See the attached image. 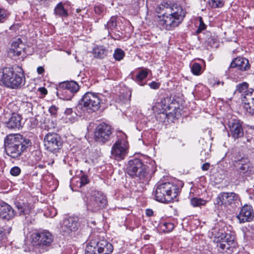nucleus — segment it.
<instances>
[{
	"label": "nucleus",
	"mask_w": 254,
	"mask_h": 254,
	"mask_svg": "<svg viewBox=\"0 0 254 254\" xmlns=\"http://www.w3.org/2000/svg\"><path fill=\"white\" fill-rule=\"evenodd\" d=\"M0 79L5 86L11 89L20 88L25 84V77L22 69L18 67L14 71L12 68L5 67L0 71Z\"/></svg>",
	"instance_id": "7ed1b4c3"
},
{
	"label": "nucleus",
	"mask_w": 254,
	"mask_h": 254,
	"mask_svg": "<svg viewBox=\"0 0 254 254\" xmlns=\"http://www.w3.org/2000/svg\"><path fill=\"white\" fill-rule=\"evenodd\" d=\"M249 87V84L248 83L246 82H244L243 83L238 84L236 86V89L235 90V93H243L245 94L248 91L249 89H248Z\"/></svg>",
	"instance_id": "473e14b6"
},
{
	"label": "nucleus",
	"mask_w": 254,
	"mask_h": 254,
	"mask_svg": "<svg viewBox=\"0 0 254 254\" xmlns=\"http://www.w3.org/2000/svg\"><path fill=\"white\" fill-rule=\"evenodd\" d=\"M21 172L20 169L17 166L12 167L10 171V174L13 176H18Z\"/></svg>",
	"instance_id": "a18cd8bd"
},
{
	"label": "nucleus",
	"mask_w": 254,
	"mask_h": 254,
	"mask_svg": "<svg viewBox=\"0 0 254 254\" xmlns=\"http://www.w3.org/2000/svg\"><path fill=\"white\" fill-rule=\"evenodd\" d=\"M208 4L212 8L222 7L224 5V2L222 0H209Z\"/></svg>",
	"instance_id": "58836bf2"
},
{
	"label": "nucleus",
	"mask_w": 254,
	"mask_h": 254,
	"mask_svg": "<svg viewBox=\"0 0 254 254\" xmlns=\"http://www.w3.org/2000/svg\"><path fill=\"white\" fill-rule=\"evenodd\" d=\"M72 113V109L71 108H67L64 112L65 114L66 115H70Z\"/></svg>",
	"instance_id": "864d4df0"
},
{
	"label": "nucleus",
	"mask_w": 254,
	"mask_h": 254,
	"mask_svg": "<svg viewBox=\"0 0 254 254\" xmlns=\"http://www.w3.org/2000/svg\"><path fill=\"white\" fill-rule=\"evenodd\" d=\"M146 214L149 217L152 216L153 215V211L150 209H147L146 210Z\"/></svg>",
	"instance_id": "3c124183"
},
{
	"label": "nucleus",
	"mask_w": 254,
	"mask_h": 254,
	"mask_svg": "<svg viewBox=\"0 0 254 254\" xmlns=\"http://www.w3.org/2000/svg\"><path fill=\"white\" fill-rule=\"evenodd\" d=\"M58 108L55 106H52L49 109V111L52 115H55L57 112Z\"/></svg>",
	"instance_id": "09e8293b"
},
{
	"label": "nucleus",
	"mask_w": 254,
	"mask_h": 254,
	"mask_svg": "<svg viewBox=\"0 0 254 254\" xmlns=\"http://www.w3.org/2000/svg\"><path fill=\"white\" fill-rule=\"evenodd\" d=\"M78 219L76 217H69L65 218L61 226L60 232L63 236H67L75 232L78 228Z\"/></svg>",
	"instance_id": "ddd939ff"
},
{
	"label": "nucleus",
	"mask_w": 254,
	"mask_h": 254,
	"mask_svg": "<svg viewBox=\"0 0 254 254\" xmlns=\"http://www.w3.org/2000/svg\"><path fill=\"white\" fill-rule=\"evenodd\" d=\"M228 126L229 136L236 140L244 136V127L243 122L241 120L236 118H231L228 121Z\"/></svg>",
	"instance_id": "f8f14e48"
},
{
	"label": "nucleus",
	"mask_w": 254,
	"mask_h": 254,
	"mask_svg": "<svg viewBox=\"0 0 254 254\" xmlns=\"http://www.w3.org/2000/svg\"><path fill=\"white\" fill-rule=\"evenodd\" d=\"M89 180L86 175H82L79 178V187H82L88 184Z\"/></svg>",
	"instance_id": "79ce46f5"
},
{
	"label": "nucleus",
	"mask_w": 254,
	"mask_h": 254,
	"mask_svg": "<svg viewBox=\"0 0 254 254\" xmlns=\"http://www.w3.org/2000/svg\"><path fill=\"white\" fill-rule=\"evenodd\" d=\"M117 19L116 17L112 16L105 25V27L108 30L109 33L110 30H113L116 28L117 26Z\"/></svg>",
	"instance_id": "72a5a7b5"
},
{
	"label": "nucleus",
	"mask_w": 254,
	"mask_h": 254,
	"mask_svg": "<svg viewBox=\"0 0 254 254\" xmlns=\"http://www.w3.org/2000/svg\"><path fill=\"white\" fill-rule=\"evenodd\" d=\"M224 239L227 242V247H232L235 246L234 241V236L230 234H223L221 233V235L218 236V240Z\"/></svg>",
	"instance_id": "c85d7f7f"
},
{
	"label": "nucleus",
	"mask_w": 254,
	"mask_h": 254,
	"mask_svg": "<svg viewBox=\"0 0 254 254\" xmlns=\"http://www.w3.org/2000/svg\"><path fill=\"white\" fill-rule=\"evenodd\" d=\"M91 244L96 245L97 254H111L113 251L112 245L104 239L92 242Z\"/></svg>",
	"instance_id": "6ab92c4d"
},
{
	"label": "nucleus",
	"mask_w": 254,
	"mask_h": 254,
	"mask_svg": "<svg viewBox=\"0 0 254 254\" xmlns=\"http://www.w3.org/2000/svg\"><path fill=\"white\" fill-rule=\"evenodd\" d=\"M203 154H204V155H206V152H205V150H203V151H201L200 155H201V156H202V155H203Z\"/></svg>",
	"instance_id": "4d7b16f0"
},
{
	"label": "nucleus",
	"mask_w": 254,
	"mask_h": 254,
	"mask_svg": "<svg viewBox=\"0 0 254 254\" xmlns=\"http://www.w3.org/2000/svg\"><path fill=\"white\" fill-rule=\"evenodd\" d=\"M160 228L163 231L168 233L173 230L174 225L171 222H164L160 224Z\"/></svg>",
	"instance_id": "c9c22d12"
},
{
	"label": "nucleus",
	"mask_w": 254,
	"mask_h": 254,
	"mask_svg": "<svg viewBox=\"0 0 254 254\" xmlns=\"http://www.w3.org/2000/svg\"><path fill=\"white\" fill-rule=\"evenodd\" d=\"M54 238L52 234L47 231L34 233L32 235L33 245L41 252L49 250L53 242Z\"/></svg>",
	"instance_id": "6e6552de"
},
{
	"label": "nucleus",
	"mask_w": 254,
	"mask_h": 254,
	"mask_svg": "<svg viewBox=\"0 0 254 254\" xmlns=\"http://www.w3.org/2000/svg\"><path fill=\"white\" fill-rule=\"evenodd\" d=\"M81 197L85 202L87 209L92 212H97L104 208L107 205L106 197L102 192H95L89 199L87 194L81 193Z\"/></svg>",
	"instance_id": "423d86ee"
},
{
	"label": "nucleus",
	"mask_w": 254,
	"mask_h": 254,
	"mask_svg": "<svg viewBox=\"0 0 254 254\" xmlns=\"http://www.w3.org/2000/svg\"><path fill=\"white\" fill-rule=\"evenodd\" d=\"M44 142L46 149L53 153L58 152L63 145L61 137L56 133H47L44 137Z\"/></svg>",
	"instance_id": "9b49d317"
},
{
	"label": "nucleus",
	"mask_w": 254,
	"mask_h": 254,
	"mask_svg": "<svg viewBox=\"0 0 254 254\" xmlns=\"http://www.w3.org/2000/svg\"><path fill=\"white\" fill-rule=\"evenodd\" d=\"M22 117L19 114L12 113L8 121L5 122L6 127L10 129H20L22 127Z\"/></svg>",
	"instance_id": "4be33fe9"
},
{
	"label": "nucleus",
	"mask_w": 254,
	"mask_h": 254,
	"mask_svg": "<svg viewBox=\"0 0 254 254\" xmlns=\"http://www.w3.org/2000/svg\"><path fill=\"white\" fill-rule=\"evenodd\" d=\"M217 246L220 248L222 250H224L225 249H229L231 247H227V242L224 240V239H222V240L219 239L218 240V236L217 238Z\"/></svg>",
	"instance_id": "a19ab883"
},
{
	"label": "nucleus",
	"mask_w": 254,
	"mask_h": 254,
	"mask_svg": "<svg viewBox=\"0 0 254 254\" xmlns=\"http://www.w3.org/2000/svg\"><path fill=\"white\" fill-rule=\"evenodd\" d=\"M40 92H41L43 94L46 95L47 94V90L44 87H41L39 89Z\"/></svg>",
	"instance_id": "5fc2aeb1"
},
{
	"label": "nucleus",
	"mask_w": 254,
	"mask_h": 254,
	"mask_svg": "<svg viewBox=\"0 0 254 254\" xmlns=\"http://www.w3.org/2000/svg\"><path fill=\"white\" fill-rule=\"evenodd\" d=\"M156 11L158 13H162V15L158 16V24L167 30H171L181 23L186 13L180 5L166 2L159 5Z\"/></svg>",
	"instance_id": "f257e3e1"
},
{
	"label": "nucleus",
	"mask_w": 254,
	"mask_h": 254,
	"mask_svg": "<svg viewBox=\"0 0 254 254\" xmlns=\"http://www.w3.org/2000/svg\"><path fill=\"white\" fill-rule=\"evenodd\" d=\"M74 94L68 89H63L59 87V85L57 87V96L61 99L64 100H70L72 98Z\"/></svg>",
	"instance_id": "a878e982"
},
{
	"label": "nucleus",
	"mask_w": 254,
	"mask_h": 254,
	"mask_svg": "<svg viewBox=\"0 0 254 254\" xmlns=\"http://www.w3.org/2000/svg\"><path fill=\"white\" fill-rule=\"evenodd\" d=\"M206 201L198 197H192L190 199V203L193 207H199L205 205Z\"/></svg>",
	"instance_id": "2f4dec72"
},
{
	"label": "nucleus",
	"mask_w": 254,
	"mask_h": 254,
	"mask_svg": "<svg viewBox=\"0 0 254 254\" xmlns=\"http://www.w3.org/2000/svg\"><path fill=\"white\" fill-rule=\"evenodd\" d=\"M162 104H164V106H162V109L163 111L161 113L159 114L161 115L160 117L162 118V121L165 120L166 119H178L180 116V113L179 112V108H177L176 107H173V103H171L168 105H166V99H163L161 101Z\"/></svg>",
	"instance_id": "4468645a"
},
{
	"label": "nucleus",
	"mask_w": 254,
	"mask_h": 254,
	"mask_svg": "<svg viewBox=\"0 0 254 254\" xmlns=\"http://www.w3.org/2000/svg\"><path fill=\"white\" fill-rule=\"evenodd\" d=\"M208 155H209V154H208V152H207V156H208Z\"/></svg>",
	"instance_id": "13d9d810"
},
{
	"label": "nucleus",
	"mask_w": 254,
	"mask_h": 254,
	"mask_svg": "<svg viewBox=\"0 0 254 254\" xmlns=\"http://www.w3.org/2000/svg\"><path fill=\"white\" fill-rule=\"evenodd\" d=\"M36 153H39V152L38 151H36Z\"/></svg>",
	"instance_id": "bf43d9fd"
},
{
	"label": "nucleus",
	"mask_w": 254,
	"mask_h": 254,
	"mask_svg": "<svg viewBox=\"0 0 254 254\" xmlns=\"http://www.w3.org/2000/svg\"><path fill=\"white\" fill-rule=\"evenodd\" d=\"M59 84L60 88L68 89L73 94L77 92L79 88L78 84L74 81H64L60 83Z\"/></svg>",
	"instance_id": "393cba45"
},
{
	"label": "nucleus",
	"mask_w": 254,
	"mask_h": 254,
	"mask_svg": "<svg viewBox=\"0 0 254 254\" xmlns=\"http://www.w3.org/2000/svg\"><path fill=\"white\" fill-rule=\"evenodd\" d=\"M96 245L91 243L90 245H87L85 249V254H97Z\"/></svg>",
	"instance_id": "ea45409f"
},
{
	"label": "nucleus",
	"mask_w": 254,
	"mask_h": 254,
	"mask_svg": "<svg viewBox=\"0 0 254 254\" xmlns=\"http://www.w3.org/2000/svg\"><path fill=\"white\" fill-rule=\"evenodd\" d=\"M243 232L245 237L253 238L254 237V223L248 224L247 226L243 228Z\"/></svg>",
	"instance_id": "7c9ffc66"
},
{
	"label": "nucleus",
	"mask_w": 254,
	"mask_h": 254,
	"mask_svg": "<svg viewBox=\"0 0 254 254\" xmlns=\"http://www.w3.org/2000/svg\"><path fill=\"white\" fill-rule=\"evenodd\" d=\"M148 71L147 69H142L140 70L136 75L135 81L140 86H144L146 83L143 82V80L146 78L148 75Z\"/></svg>",
	"instance_id": "cd10ccee"
},
{
	"label": "nucleus",
	"mask_w": 254,
	"mask_h": 254,
	"mask_svg": "<svg viewBox=\"0 0 254 254\" xmlns=\"http://www.w3.org/2000/svg\"><path fill=\"white\" fill-rule=\"evenodd\" d=\"M15 206L17 208L19 215H25L28 214L30 211L31 207L27 202H23L22 201H16L15 202Z\"/></svg>",
	"instance_id": "b1692460"
},
{
	"label": "nucleus",
	"mask_w": 254,
	"mask_h": 254,
	"mask_svg": "<svg viewBox=\"0 0 254 254\" xmlns=\"http://www.w3.org/2000/svg\"><path fill=\"white\" fill-rule=\"evenodd\" d=\"M202 67L201 65L198 63H195L192 64L191 66V71L194 75H200L202 71Z\"/></svg>",
	"instance_id": "4c0bfd02"
},
{
	"label": "nucleus",
	"mask_w": 254,
	"mask_h": 254,
	"mask_svg": "<svg viewBox=\"0 0 254 254\" xmlns=\"http://www.w3.org/2000/svg\"><path fill=\"white\" fill-rule=\"evenodd\" d=\"M125 56V53L124 51L120 48L116 49L113 54L114 59L118 61H120L124 59Z\"/></svg>",
	"instance_id": "f704fd0d"
},
{
	"label": "nucleus",
	"mask_w": 254,
	"mask_h": 254,
	"mask_svg": "<svg viewBox=\"0 0 254 254\" xmlns=\"http://www.w3.org/2000/svg\"><path fill=\"white\" fill-rule=\"evenodd\" d=\"M22 107L25 109L27 113H31L32 111L33 105L30 102H23L22 104Z\"/></svg>",
	"instance_id": "37998d69"
},
{
	"label": "nucleus",
	"mask_w": 254,
	"mask_h": 254,
	"mask_svg": "<svg viewBox=\"0 0 254 254\" xmlns=\"http://www.w3.org/2000/svg\"><path fill=\"white\" fill-rule=\"evenodd\" d=\"M37 71L38 74H41L44 72V68L43 66H39L37 69Z\"/></svg>",
	"instance_id": "603ef678"
},
{
	"label": "nucleus",
	"mask_w": 254,
	"mask_h": 254,
	"mask_svg": "<svg viewBox=\"0 0 254 254\" xmlns=\"http://www.w3.org/2000/svg\"><path fill=\"white\" fill-rule=\"evenodd\" d=\"M240 198L234 192H221L216 198L215 204L218 207H236L239 205Z\"/></svg>",
	"instance_id": "1a4fd4ad"
},
{
	"label": "nucleus",
	"mask_w": 254,
	"mask_h": 254,
	"mask_svg": "<svg viewBox=\"0 0 254 254\" xmlns=\"http://www.w3.org/2000/svg\"><path fill=\"white\" fill-rule=\"evenodd\" d=\"M127 143L123 140L118 139L112 148L111 154L115 159H124L127 154Z\"/></svg>",
	"instance_id": "2eb2a0df"
},
{
	"label": "nucleus",
	"mask_w": 254,
	"mask_h": 254,
	"mask_svg": "<svg viewBox=\"0 0 254 254\" xmlns=\"http://www.w3.org/2000/svg\"><path fill=\"white\" fill-rule=\"evenodd\" d=\"M100 103L101 99L97 95L88 92L83 96L76 108L77 110L92 113L99 109Z\"/></svg>",
	"instance_id": "0eeeda50"
},
{
	"label": "nucleus",
	"mask_w": 254,
	"mask_h": 254,
	"mask_svg": "<svg viewBox=\"0 0 254 254\" xmlns=\"http://www.w3.org/2000/svg\"><path fill=\"white\" fill-rule=\"evenodd\" d=\"M105 7L103 5H98L94 7L95 12L99 15H101L104 11Z\"/></svg>",
	"instance_id": "c03bdc74"
},
{
	"label": "nucleus",
	"mask_w": 254,
	"mask_h": 254,
	"mask_svg": "<svg viewBox=\"0 0 254 254\" xmlns=\"http://www.w3.org/2000/svg\"><path fill=\"white\" fill-rule=\"evenodd\" d=\"M149 86L151 88L153 89H157L159 88L160 86V83L159 82H156L155 81H152L149 84Z\"/></svg>",
	"instance_id": "de8ad7c7"
},
{
	"label": "nucleus",
	"mask_w": 254,
	"mask_h": 254,
	"mask_svg": "<svg viewBox=\"0 0 254 254\" xmlns=\"http://www.w3.org/2000/svg\"><path fill=\"white\" fill-rule=\"evenodd\" d=\"M149 169L138 158L130 160L127 163V172L139 183H147L150 179Z\"/></svg>",
	"instance_id": "20e7f679"
},
{
	"label": "nucleus",
	"mask_w": 254,
	"mask_h": 254,
	"mask_svg": "<svg viewBox=\"0 0 254 254\" xmlns=\"http://www.w3.org/2000/svg\"><path fill=\"white\" fill-rule=\"evenodd\" d=\"M93 51L94 57L100 59H104L108 54V50L103 46H97Z\"/></svg>",
	"instance_id": "bb28decb"
},
{
	"label": "nucleus",
	"mask_w": 254,
	"mask_h": 254,
	"mask_svg": "<svg viewBox=\"0 0 254 254\" xmlns=\"http://www.w3.org/2000/svg\"><path fill=\"white\" fill-rule=\"evenodd\" d=\"M24 44L19 38H13L12 40L10 48L8 51V55L11 58L19 57L24 52Z\"/></svg>",
	"instance_id": "dca6fc26"
},
{
	"label": "nucleus",
	"mask_w": 254,
	"mask_h": 254,
	"mask_svg": "<svg viewBox=\"0 0 254 254\" xmlns=\"http://www.w3.org/2000/svg\"><path fill=\"white\" fill-rule=\"evenodd\" d=\"M249 61L242 57L235 58L231 63L229 68H236L241 71H247L250 68Z\"/></svg>",
	"instance_id": "412c9836"
},
{
	"label": "nucleus",
	"mask_w": 254,
	"mask_h": 254,
	"mask_svg": "<svg viewBox=\"0 0 254 254\" xmlns=\"http://www.w3.org/2000/svg\"><path fill=\"white\" fill-rule=\"evenodd\" d=\"M242 100L244 103V108L247 112L254 116V89H249L244 94Z\"/></svg>",
	"instance_id": "f3484780"
},
{
	"label": "nucleus",
	"mask_w": 254,
	"mask_h": 254,
	"mask_svg": "<svg viewBox=\"0 0 254 254\" xmlns=\"http://www.w3.org/2000/svg\"><path fill=\"white\" fill-rule=\"evenodd\" d=\"M234 166L237 168L240 175H244L251 171L252 165L247 158H242L234 162Z\"/></svg>",
	"instance_id": "aec40b11"
},
{
	"label": "nucleus",
	"mask_w": 254,
	"mask_h": 254,
	"mask_svg": "<svg viewBox=\"0 0 254 254\" xmlns=\"http://www.w3.org/2000/svg\"><path fill=\"white\" fill-rule=\"evenodd\" d=\"M32 144V142L29 138L19 134H10L4 139V152L10 158L19 159Z\"/></svg>",
	"instance_id": "f03ea898"
},
{
	"label": "nucleus",
	"mask_w": 254,
	"mask_h": 254,
	"mask_svg": "<svg viewBox=\"0 0 254 254\" xmlns=\"http://www.w3.org/2000/svg\"><path fill=\"white\" fill-rule=\"evenodd\" d=\"M54 13L60 17H65L68 16L67 11L64 9L62 2H60L57 5L54 9Z\"/></svg>",
	"instance_id": "c756f323"
},
{
	"label": "nucleus",
	"mask_w": 254,
	"mask_h": 254,
	"mask_svg": "<svg viewBox=\"0 0 254 254\" xmlns=\"http://www.w3.org/2000/svg\"><path fill=\"white\" fill-rule=\"evenodd\" d=\"M237 218L240 223L250 222L254 218L253 207L250 205H245L241 209Z\"/></svg>",
	"instance_id": "a211bd4d"
},
{
	"label": "nucleus",
	"mask_w": 254,
	"mask_h": 254,
	"mask_svg": "<svg viewBox=\"0 0 254 254\" xmlns=\"http://www.w3.org/2000/svg\"><path fill=\"white\" fill-rule=\"evenodd\" d=\"M206 28V25L203 22L202 19L201 17H200V24L199 26L196 31L197 33H200L202 30H204Z\"/></svg>",
	"instance_id": "49530a36"
},
{
	"label": "nucleus",
	"mask_w": 254,
	"mask_h": 254,
	"mask_svg": "<svg viewBox=\"0 0 254 254\" xmlns=\"http://www.w3.org/2000/svg\"><path fill=\"white\" fill-rule=\"evenodd\" d=\"M221 84L222 85L224 84L223 81H220L219 80H217L216 82L214 83V85H219Z\"/></svg>",
	"instance_id": "6e6d98bb"
},
{
	"label": "nucleus",
	"mask_w": 254,
	"mask_h": 254,
	"mask_svg": "<svg viewBox=\"0 0 254 254\" xmlns=\"http://www.w3.org/2000/svg\"><path fill=\"white\" fill-rule=\"evenodd\" d=\"M10 15L9 12L1 7H0V23H3Z\"/></svg>",
	"instance_id": "e433bc0d"
},
{
	"label": "nucleus",
	"mask_w": 254,
	"mask_h": 254,
	"mask_svg": "<svg viewBox=\"0 0 254 254\" xmlns=\"http://www.w3.org/2000/svg\"><path fill=\"white\" fill-rule=\"evenodd\" d=\"M178 186L172 183L166 182L157 184L154 195L155 200L163 203H169L178 193Z\"/></svg>",
	"instance_id": "39448f33"
},
{
	"label": "nucleus",
	"mask_w": 254,
	"mask_h": 254,
	"mask_svg": "<svg viewBox=\"0 0 254 254\" xmlns=\"http://www.w3.org/2000/svg\"><path fill=\"white\" fill-rule=\"evenodd\" d=\"M113 128L112 127L105 123L98 125L94 131V138L95 141L101 144H105L110 140Z\"/></svg>",
	"instance_id": "9d476101"
},
{
	"label": "nucleus",
	"mask_w": 254,
	"mask_h": 254,
	"mask_svg": "<svg viewBox=\"0 0 254 254\" xmlns=\"http://www.w3.org/2000/svg\"><path fill=\"white\" fill-rule=\"evenodd\" d=\"M15 214L16 212L9 204L4 202L0 204V217L2 219L9 220Z\"/></svg>",
	"instance_id": "5701e85b"
},
{
	"label": "nucleus",
	"mask_w": 254,
	"mask_h": 254,
	"mask_svg": "<svg viewBox=\"0 0 254 254\" xmlns=\"http://www.w3.org/2000/svg\"><path fill=\"white\" fill-rule=\"evenodd\" d=\"M209 167L210 164L209 163H205L202 165L201 169L203 171H207L209 169Z\"/></svg>",
	"instance_id": "8fccbe9b"
}]
</instances>
